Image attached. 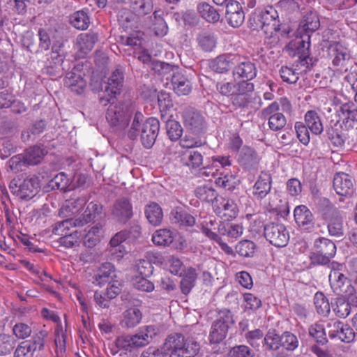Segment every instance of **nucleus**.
I'll return each mask as SVG.
<instances>
[{
	"label": "nucleus",
	"instance_id": "8fccbe9b",
	"mask_svg": "<svg viewBox=\"0 0 357 357\" xmlns=\"http://www.w3.org/2000/svg\"><path fill=\"white\" fill-rule=\"evenodd\" d=\"M151 66L155 72L162 75H167L168 74L173 75L178 70V68L174 66L160 61H153L151 63Z\"/></svg>",
	"mask_w": 357,
	"mask_h": 357
},
{
	"label": "nucleus",
	"instance_id": "7c9ffc66",
	"mask_svg": "<svg viewBox=\"0 0 357 357\" xmlns=\"http://www.w3.org/2000/svg\"><path fill=\"white\" fill-rule=\"evenodd\" d=\"M158 105L162 118L173 117V101L169 93L160 91L158 96Z\"/></svg>",
	"mask_w": 357,
	"mask_h": 357
},
{
	"label": "nucleus",
	"instance_id": "49530a36",
	"mask_svg": "<svg viewBox=\"0 0 357 357\" xmlns=\"http://www.w3.org/2000/svg\"><path fill=\"white\" fill-rule=\"evenodd\" d=\"M166 268L173 275H181L183 271V265L181 259L174 256H169L165 261Z\"/></svg>",
	"mask_w": 357,
	"mask_h": 357
},
{
	"label": "nucleus",
	"instance_id": "c756f323",
	"mask_svg": "<svg viewBox=\"0 0 357 357\" xmlns=\"http://www.w3.org/2000/svg\"><path fill=\"white\" fill-rule=\"evenodd\" d=\"M305 123L312 134L320 135L324 130L321 118L315 111L310 110L306 112Z\"/></svg>",
	"mask_w": 357,
	"mask_h": 357
},
{
	"label": "nucleus",
	"instance_id": "c85d7f7f",
	"mask_svg": "<svg viewBox=\"0 0 357 357\" xmlns=\"http://www.w3.org/2000/svg\"><path fill=\"white\" fill-rule=\"evenodd\" d=\"M112 213L119 221L126 222L132 215V206L128 200L119 199L114 204Z\"/></svg>",
	"mask_w": 357,
	"mask_h": 357
},
{
	"label": "nucleus",
	"instance_id": "052dcab7",
	"mask_svg": "<svg viewBox=\"0 0 357 357\" xmlns=\"http://www.w3.org/2000/svg\"><path fill=\"white\" fill-rule=\"evenodd\" d=\"M147 277L136 275L132 280V284L138 290L151 292L154 289V284L147 280Z\"/></svg>",
	"mask_w": 357,
	"mask_h": 357
},
{
	"label": "nucleus",
	"instance_id": "2f4dec72",
	"mask_svg": "<svg viewBox=\"0 0 357 357\" xmlns=\"http://www.w3.org/2000/svg\"><path fill=\"white\" fill-rule=\"evenodd\" d=\"M197 10L201 17L208 22H218L220 20L218 10L206 2L199 3Z\"/></svg>",
	"mask_w": 357,
	"mask_h": 357
},
{
	"label": "nucleus",
	"instance_id": "58836bf2",
	"mask_svg": "<svg viewBox=\"0 0 357 357\" xmlns=\"http://www.w3.org/2000/svg\"><path fill=\"white\" fill-rule=\"evenodd\" d=\"M230 56L221 55L212 60L210 62V68L219 73H222L227 71L232 66L231 62Z\"/></svg>",
	"mask_w": 357,
	"mask_h": 357
},
{
	"label": "nucleus",
	"instance_id": "7ed1b4c3",
	"mask_svg": "<svg viewBox=\"0 0 357 357\" xmlns=\"http://www.w3.org/2000/svg\"><path fill=\"white\" fill-rule=\"evenodd\" d=\"M157 334L158 328L155 326H144L134 335L119 336L115 341L116 346L119 349L130 352L149 344Z\"/></svg>",
	"mask_w": 357,
	"mask_h": 357
},
{
	"label": "nucleus",
	"instance_id": "09e8293b",
	"mask_svg": "<svg viewBox=\"0 0 357 357\" xmlns=\"http://www.w3.org/2000/svg\"><path fill=\"white\" fill-rule=\"evenodd\" d=\"M328 230L331 236H342L344 235V227L342 218L339 216L331 218L328 225Z\"/></svg>",
	"mask_w": 357,
	"mask_h": 357
},
{
	"label": "nucleus",
	"instance_id": "f3484780",
	"mask_svg": "<svg viewBox=\"0 0 357 357\" xmlns=\"http://www.w3.org/2000/svg\"><path fill=\"white\" fill-rule=\"evenodd\" d=\"M64 85L71 91L80 94L84 92L86 86V82L84 79L82 73L77 68H74L66 75L64 79Z\"/></svg>",
	"mask_w": 357,
	"mask_h": 357
},
{
	"label": "nucleus",
	"instance_id": "a18cd8bd",
	"mask_svg": "<svg viewBox=\"0 0 357 357\" xmlns=\"http://www.w3.org/2000/svg\"><path fill=\"white\" fill-rule=\"evenodd\" d=\"M195 195L203 202H211L216 198L215 190L208 185L197 187L195 190Z\"/></svg>",
	"mask_w": 357,
	"mask_h": 357
},
{
	"label": "nucleus",
	"instance_id": "72a5a7b5",
	"mask_svg": "<svg viewBox=\"0 0 357 357\" xmlns=\"http://www.w3.org/2000/svg\"><path fill=\"white\" fill-rule=\"evenodd\" d=\"M145 215L149 222L154 226L162 222L163 213L161 207L156 203L153 202L146 206Z\"/></svg>",
	"mask_w": 357,
	"mask_h": 357
},
{
	"label": "nucleus",
	"instance_id": "338daca9",
	"mask_svg": "<svg viewBox=\"0 0 357 357\" xmlns=\"http://www.w3.org/2000/svg\"><path fill=\"white\" fill-rule=\"evenodd\" d=\"M333 311L337 317L345 318L351 312L350 303L349 302H346L342 298H339L336 301Z\"/></svg>",
	"mask_w": 357,
	"mask_h": 357
},
{
	"label": "nucleus",
	"instance_id": "6e6552de",
	"mask_svg": "<svg viewBox=\"0 0 357 357\" xmlns=\"http://www.w3.org/2000/svg\"><path fill=\"white\" fill-rule=\"evenodd\" d=\"M234 324L231 312L222 310L219 313L218 318L211 326L209 340L211 343H219L227 336L228 329Z\"/></svg>",
	"mask_w": 357,
	"mask_h": 357
},
{
	"label": "nucleus",
	"instance_id": "ea45409f",
	"mask_svg": "<svg viewBox=\"0 0 357 357\" xmlns=\"http://www.w3.org/2000/svg\"><path fill=\"white\" fill-rule=\"evenodd\" d=\"M314 304L318 314L327 316L331 310L328 300L321 292H317L314 297Z\"/></svg>",
	"mask_w": 357,
	"mask_h": 357
},
{
	"label": "nucleus",
	"instance_id": "4c0bfd02",
	"mask_svg": "<svg viewBox=\"0 0 357 357\" xmlns=\"http://www.w3.org/2000/svg\"><path fill=\"white\" fill-rule=\"evenodd\" d=\"M51 59L53 64L52 65V61H50L49 65L45 68V73L50 76H57L60 73V67L63 62V59L57 50H54V47L51 53Z\"/></svg>",
	"mask_w": 357,
	"mask_h": 357
},
{
	"label": "nucleus",
	"instance_id": "6e6d98bb",
	"mask_svg": "<svg viewBox=\"0 0 357 357\" xmlns=\"http://www.w3.org/2000/svg\"><path fill=\"white\" fill-rule=\"evenodd\" d=\"M286 123V118L282 113H276L268 117V127L273 131L282 130Z\"/></svg>",
	"mask_w": 357,
	"mask_h": 357
},
{
	"label": "nucleus",
	"instance_id": "bb28decb",
	"mask_svg": "<svg viewBox=\"0 0 357 357\" xmlns=\"http://www.w3.org/2000/svg\"><path fill=\"white\" fill-rule=\"evenodd\" d=\"M182 164L193 169L199 168L203 164V156L200 152L188 149L180 153Z\"/></svg>",
	"mask_w": 357,
	"mask_h": 357
},
{
	"label": "nucleus",
	"instance_id": "79ce46f5",
	"mask_svg": "<svg viewBox=\"0 0 357 357\" xmlns=\"http://www.w3.org/2000/svg\"><path fill=\"white\" fill-rule=\"evenodd\" d=\"M267 208L269 211H275L280 214L289 213L287 203L286 202H283L277 194L270 197Z\"/></svg>",
	"mask_w": 357,
	"mask_h": 357
},
{
	"label": "nucleus",
	"instance_id": "680f3d73",
	"mask_svg": "<svg viewBox=\"0 0 357 357\" xmlns=\"http://www.w3.org/2000/svg\"><path fill=\"white\" fill-rule=\"evenodd\" d=\"M199 45L206 52L212 51L216 45V39L208 33L201 34L198 38Z\"/></svg>",
	"mask_w": 357,
	"mask_h": 357
},
{
	"label": "nucleus",
	"instance_id": "393cba45",
	"mask_svg": "<svg viewBox=\"0 0 357 357\" xmlns=\"http://www.w3.org/2000/svg\"><path fill=\"white\" fill-rule=\"evenodd\" d=\"M172 84L178 96L188 95L192 91L190 82L178 70L172 75Z\"/></svg>",
	"mask_w": 357,
	"mask_h": 357
},
{
	"label": "nucleus",
	"instance_id": "0eeeda50",
	"mask_svg": "<svg viewBox=\"0 0 357 357\" xmlns=\"http://www.w3.org/2000/svg\"><path fill=\"white\" fill-rule=\"evenodd\" d=\"M314 251L311 255L314 263L324 265L328 264L336 253V246L330 239L319 238L314 241Z\"/></svg>",
	"mask_w": 357,
	"mask_h": 357
},
{
	"label": "nucleus",
	"instance_id": "a211bd4d",
	"mask_svg": "<svg viewBox=\"0 0 357 357\" xmlns=\"http://www.w3.org/2000/svg\"><path fill=\"white\" fill-rule=\"evenodd\" d=\"M294 216L296 223L302 229L310 230L313 228V215L306 206H297L294 208Z\"/></svg>",
	"mask_w": 357,
	"mask_h": 357
},
{
	"label": "nucleus",
	"instance_id": "412c9836",
	"mask_svg": "<svg viewBox=\"0 0 357 357\" xmlns=\"http://www.w3.org/2000/svg\"><path fill=\"white\" fill-rule=\"evenodd\" d=\"M98 40V36L95 33H82L77 38L76 49L77 56L84 57L92 50Z\"/></svg>",
	"mask_w": 357,
	"mask_h": 357
},
{
	"label": "nucleus",
	"instance_id": "13d9d810",
	"mask_svg": "<svg viewBox=\"0 0 357 357\" xmlns=\"http://www.w3.org/2000/svg\"><path fill=\"white\" fill-rule=\"evenodd\" d=\"M333 51L335 52L333 60V63L335 66H342L344 62L349 59L348 50L340 44H337L335 46Z\"/></svg>",
	"mask_w": 357,
	"mask_h": 357
},
{
	"label": "nucleus",
	"instance_id": "1a4fd4ad",
	"mask_svg": "<svg viewBox=\"0 0 357 357\" xmlns=\"http://www.w3.org/2000/svg\"><path fill=\"white\" fill-rule=\"evenodd\" d=\"M47 335L45 331H41L31 340L20 342L15 350L14 357H33L35 352L43 350Z\"/></svg>",
	"mask_w": 357,
	"mask_h": 357
},
{
	"label": "nucleus",
	"instance_id": "f8f14e48",
	"mask_svg": "<svg viewBox=\"0 0 357 357\" xmlns=\"http://www.w3.org/2000/svg\"><path fill=\"white\" fill-rule=\"evenodd\" d=\"M152 241L158 245L172 244L176 249H182L185 245V241L179 234L166 229L157 230L152 236Z\"/></svg>",
	"mask_w": 357,
	"mask_h": 357
},
{
	"label": "nucleus",
	"instance_id": "39448f33",
	"mask_svg": "<svg viewBox=\"0 0 357 357\" xmlns=\"http://www.w3.org/2000/svg\"><path fill=\"white\" fill-rule=\"evenodd\" d=\"M135 107L131 103H119L109 105L106 115L109 123L116 130L127 127Z\"/></svg>",
	"mask_w": 357,
	"mask_h": 357
},
{
	"label": "nucleus",
	"instance_id": "c03bdc74",
	"mask_svg": "<svg viewBox=\"0 0 357 357\" xmlns=\"http://www.w3.org/2000/svg\"><path fill=\"white\" fill-rule=\"evenodd\" d=\"M255 244L249 240H243L236 245V252L244 257H252L255 252Z\"/></svg>",
	"mask_w": 357,
	"mask_h": 357
},
{
	"label": "nucleus",
	"instance_id": "a878e982",
	"mask_svg": "<svg viewBox=\"0 0 357 357\" xmlns=\"http://www.w3.org/2000/svg\"><path fill=\"white\" fill-rule=\"evenodd\" d=\"M215 213L225 220L235 218L238 214V208L234 201L222 199L219 205H215Z\"/></svg>",
	"mask_w": 357,
	"mask_h": 357
},
{
	"label": "nucleus",
	"instance_id": "4468645a",
	"mask_svg": "<svg viewBox=\"0 0 357 357\" xmlns=\"http://www.w3.org/2000/svg\"><path fill=\"white\" fill-rule=\"evenodd\" d=\"M160 129L159 121L155 118H149L143 123L140 137L146 148H151L154 144Z\"/></svg>",
	"mask_w": 357,
	"mask_h": 357
},
{
	"label": "nucleus",
	"instance_id": "774afa93",
	"mask_svg": "<svg viewBox=\"0 0 357 357\" xmlns=\"http://www.w3.org/2000/svg\"><path fill=\"white\" fill-rule=\"evenodd\" d=\"M254 352L245 345L233 347L228 354V357H254Z\"/></svg>",
	"mask_w": 357,
	"mask_h": 357
},
{
	"label": "nucleus",
	"instance_id": "5701e85b",
	"mask_svg": "<svg viewBox=\"0 0 357 357\" xmlns=\"http://www.w3.org/2000/svg\"><path fill=\"white\" fill-rule=\"evenodd\" d=\"M142 313L137 307H131L126 310L120 320V325L124 328H133L141 322Z\"/></svg>",
	"mask_w": 357,
	"mask_h": 357
},
{
	"label": "nucleus",
	"instance_id": "b1692460",
	"mask_svg": "<svg viewBox=\"0 0 357 357\" xmlns=\"http://www.w3.org/2000/svg\"><path fill=\"white\" fill-rule=\"evenodd\" d=\"M271 177L269 174L261 172L253 186L252 194L258 199L264 198L271 191Z\"/></svg>",
	"mask_w": 357,
	"mask_h": 357
},
{
	"label": "nucleus",
	"instance_id": "9b49d317",
	"mask_svg": "<svg viewBox=\"0 0 357 357\" xmlns=\"http://www.w3.org/2000/svg\"><path fill=\"white\" fill-rule=\"evenodd\" d=\"M264 236L270 243L276 247H284L289 239L286 227L280 223L266 225L264 227Z\"/></svg>",
	"mask_w": 357,
	"mask_h": 357
},
{
	"label": "nucleus",
	"instance_id": "864d4df0",
	"mask_svg": "<svg viewBox=\"0 0 357 357\" xmlns=\"http://www.w3.org/2000/svg\"><path fill=\"white\" fill-rule=\"evenodd\" d=\"M309 333L320 344H324L326 342V328L322 324H315L311 326L309 328Z\"/></svg>",
	"mask_w": 357,
	"mask_h": 357
},
{
	"label": "nucleus",
	"instance_id": "e2e57ef3",
	"mask_svg": "<svg viewBox=\"0 0 357 357\" xmlns=\"http://www.w3.org/2000/svg\"><path fill=\"white\" fill-rule=\"evenodd\" d=\"M296 69H293L287 66H283L280 70V74L282 79L289 84H294L298 79V74Z\"/></svg>",
	"mask_w": 357,
	"mask_h": 357
},
{
	"label": "nucleus",
	"instance_id": "f704fd0d",
	"mask_svg": "<svg viewBox=\"0 0 357 357\" xmlns=\"http://www.w3.org/2000/svg\"><path fill=\"white\" fill-rule=\"evenodd\" d=\"M172 220L181 226H192L195 223V218L182 208H176L171 213Z\"/></svg>",
	"mask_w": 357,
	"mask_h": 357
},
{
	"label": "nucleus",
	"instance_id": "4d7b16f0",
	"mask_svg": "<svg viewBox=\"0 0 357 357\" xmlns=\"http://www.w3.org/2000/svg\"><path fill=\"white\" fill-rule=\"evenodd\" d=\"M298 346V340L296 335L285 332L281 335L280 347H284L287 350L293 351Z\"/></svg>",
	"mask_w": 357,
	"mask_h": 357
},
{
	"label": "nucleus",
	"instance_id": "c9c22d12",
	"mask_svg": "<svg viewBox=\"0 0 357 357\" xmlns=\"http://www.w3.org/2000/svg\"><path fill=\"white\" fill-rule=\"evenodd\" d=\"M234 75L242 79L249 80L256 76V69L251 62H242L235 68Z\"/></svg>",
	"mask_w": 357,
	"mask_h": 357
},
{
	"label": "nucleus",
	"instance_id": "f03ea898",
	"mask_svg": "<svg viewBox=\"0 0 357 357\" xmlns=\"http://www.w3.org/2000/svg\"><path fill=\"white\" fill-rule=\"evenodd\" d=\"M312 31L309 29V24H299L295 32L296 40L289 43L287 50H291L294 56H298L296 67L304 66L306 69L312 66V59L309 57L310 38Z\"/></svg>",
	"mask_w": 357,
	"mask_h": 357
},
{
	"label": "nucleus",
	"instance_id": "e433bc0d",
	"mask_svg": "<svg viewBox=\"0 0 357 357\" xmlns=\"http://www.w3.org/2000/svg\"><path fill=\"white\" fill-rule=\"evenodd\" d=\"M102 236V227L96 225L92 227L84 236V244L89 248H93L97 245Z\"/></svg>",
	"mask_w": 357,
	"mask_h": 357
},
{
	"label": "nucleus",
	"instance_id": "de8ad7c7",
	"mask_svg": "<svg viewBox=\"0 0 357 357\" xmlns=\"http://www.w3.org/2000/svg\"><path fill=\"white\" fill-rule=\"evenodd\" d=\"M197 279L196 271L193 268H190L181 282V288L183 294H188L194 287Z\"/></svg>",
	"mask_w": 357,
	"mask_h": 357
},
{
	"label": "nucleus",
	"instance_id": "603ef678",
	"mask_svg": "<svg viewBox=\"0 0 357 357\" xmlns=\"http://www.w3.org/2000/svg\"><path fill=\"white\" fill-rule=\"evenodd\" d=\"M70 179L63 172L57 174L50 181V185L52 188L61 190L70 189Z\"/></svg>",
	"mask_w": 357,
	"mask_h": 357
},
{
	"label": "nucleus",
	"instance_id": "3c124183",
	"mask_svg": "<svg viewBox=\"0 0 357 357\" xmlns=\"http://www.w3.org/2000/svg\"><path fill=\"white\" fill-rule=\"evenodd\" d=\"M144 116L141 112H136L131 123V126L128 130V137L132 139H136L141 133Z\"/></svg>",
	"mask_w": 357,
	"mask_h": 357
},
{
	"label": "nucleus",
	"instance_id": "bf43d9fd",
	"mask_svg": "<svg viewBox=\"0 0 357 357\" xmlns=\"http://www.w3.org/2000/svg\"><path fill=\"white\" fill-rule=\"evenodd\" d=\"M243 298L245 310H256L261 305V300L251 293H244Z\"/></svg>",
	"mask_w": 357,
	"mask_h": 357
},
{
	"label": "nucleus",
	"instance_id": "6ab92c4d",
	"mask_svg": "<svg viewBox=\"0 0 357 357\" xmlns=\"http://www.w3.org/2000/svg\"><path fill=\"white\" fill-rule=\"evenodd\" d=\"M86 198L79 197L65 201L59 210V215L63 218H68L78 213L86 205Z\"/></svg>",
	"mask_w": 357,
	"mask_h": 357
},
{
	"label": "nucleus",
	"instance_id": "0e129e2a",
	"mask_svg": "<svg viewBox=\"0 0 357 357\" xmlns=\"http://www.w3.org/2000/svg\"><path fill=\"white\" fill-rule=\"evenodd\" d=\"M215 182L218 186L227 190L234 188L237 184L236 177L231 174H227L223 176L218 177L215 179Z\"/></svg>",
	"mask_w": 357,
	"mask_h": 357
},
{
	"label": "nucleus",
	"instance_id": "473e14b6",
	"mask_svg": "<svg viewBox=\"0 0 357 357\" xmlns=\"http://www.w3.org/2000/svg\"><path fill=\"white\" fill-rule=\"evenodd\" d=\"M47 153V151L41 146H35L30 147L26 149L24 160V162L28 165H37L43 160L44 155Z\"/></svg>",
	"mask_w": 357,
	"mask_h": 357
},
{
	"label": "nucleus",
	"instance_id": "aec40b11",
	"mask_svg": "<svg viewBox=\"0 0 357 357\" xmlns=\"http://www.w3.org/2000/svg\"><path fill=\"white\" fill-rule=\"evenodd\" d=\"M339 121L347 127H352L357 122V107L352 102L342 104L337 111Z\"/></svg>",
	"mask_w": 357,
	"mask_h": 357
},
{
	"label": "nucleus",
	"instance_id": "a19ab883",
	"mask_svg": "<svg viewBox=\"0 0 357 357\" xmlns=\"http://www.w3.org/2000/svg\"><path fill=\"white\" fill-rule=\"evenodd\" d=\"M16 340L10 335L0 334V356L10 354L16 345Z\"/></svg>",
	"mask_w": 357,
	"mask_h": 357
},
{
	"label": "nucleus",
	"instance_id": "f257e3e1",
	"mask_svg": "<svg viewBox=\"0 0 357 357\" xmlns=\"http://www.w3.org/2000/svg\"><path fill=\"white\" fill-rule=\"evenodd\" d=\"M102 206L94 202L88 204L82 217L76 219L68 218L57 222L53 228V232L59 236L60 243L66 248H72L78 245L82 238L81 231L75 230L70 234L68 231L73 227H81L90 222L102 213Z\"/></svg>",
	"mask_w": 357,
	"mask_h": 357
},
{
	"label": "nucleus",
	"instance_id": "4be33fe9",
	"mask_svg": "<svg viewBox=\"0 0 357 357\" xmlns=\"http://www.w3.org/2000/svg\"><path fill=\"white\" fill-rule=\"evenodd\" d=\"M183 119L185 127L192 132H197L202 129L204 118L193 108H186L183 113Z\"/></svg>",
	"mask_w": 357,
	"mask_h": 357
},
{
	"label": "nucleus",
	"instance_id": "ddd939ff",
	"mask_svg": "<svg viewBox=\"0 0 357 357\" xmlns=\"http://www.w3.org/2000/svg\"><path fill=\"white\" fill-rule=\"evenodd\" d=\"M123 77L119 70H114L108 79L105 89V96L100 98L103 105H107L117 94H119L123 86Z\"/></svg>",
	"mask_w": 357,
	"mask_h": 357
},
{
	"label": "nucleus",
	"instance_id": "20e7f679",
	"mask_svg": "<svg viewBox=\"0 0 357 357\" xmlns=\"http://www.w3.org/2000/svg\"><path fill=\"white\" fill-rule=\"evenodd\" d=\"M199 349L197 342L180 333H174L166 338L162 349L169 351V357H195Z\"/></svg>",
	"mask_w": 357,
	"mask_h": 357
},
{
	"label": "nucleus",
	"instance_id": "423d86ee",
	"mask_svg": "<svg viewBox=\"0 0 357 357\" xmlns=\"http://www.w3.org/2000/svg\"><path fill=\"white\" fill-rule=\"evenodd\" d=\"M344 266L342 264L332 262L329 274L330 285L333 291L337 295L347 296L350 294V282L344 275Z\"/></svg>",
	"mask_w": 357,
	"mask_h": 357
},
{
	"label": "nucleus",
	"instance_id": "37998d69",
	"mask_svg": "<svg viewBox=\"0 0 357 357\" xmlns=\"http://www.w3.org/2000/svg\"><path fill=\"white\" fill-rule=\"evenodd\" d=\"M166 127L167 135L171 140L176 141L181 137L183 129L178 121L167 117Z\"/></svg>",
	"mask_w": 357,
	"mask_h": 357
},
{
	"label": "nucleus",
	"instance_id": "69168bd1",
	"mask_svg": "<svg viewBox=\"0 0 357 357\" xmlns=\"http://www.w3.org/2000/svg\"><path fill=\"white\" fill-rule=\"evenodd\" d=\"M13 333L17 338L24 340L31 335L32 330L26 324L17 323L13 327Z\"/></svg>",
	"mask_w": 357,
	"mask_h": 357
},
{
	"label": "nucleus",
	"instance_id": "9d476101",
	"mask_svg": "<svg viewBox=\"0 0 357 357\" xmlns=\"http://www.w3.org/2000/svg\"><path fill=\"white\" fill-rule=\"evenodd\" d=\"M39 188L38 180L34 177H27L20 182L13 180L10 184L11 192L22 199H31L38 193Z\"/></svg>",
	"mask_w": 357,
	"mask_h": 357
},
{
	"label": "nucleus",
	"instance_id": "cd10ccee",
	"mask_svg": "<svg viewBox=\"0 0 357 357\" xmlns=\"http://www.w3.org/2000/svg\"><path fill=\"white\" fill-rule=\"evenodd\" d=\"M114 278H116L114 266L111 263H105L98 269L95 275V282L97 285L102 286L113 281Z\"/></svg>",
	"mask_w": 357,
	"mask_h": 357
},
{
	"label": "nucleus",
	"instance_id": "5fc2aeb1",
	"mask_svg": "<svg viewBox=\"0 0 357 357\" xmlns=\"http://www.w3.org/2000/svg\"><path fill=\"white\" fill-rule=\"evenodd\" d=\"M255 160V154L252 149L244 146L239 151L238 156V162L245 166L251 165Z\"/></svg>",
	"mask_w": 357,
	"mask_h": 357
},
{
	"label": "nucleus",
	"instance_id": "2eb2a0df",
	"mask_svg": "<svg viewBox=\"0 0 357 357\" xmlns=\"http://www.w3.org/2000/svg\"><path fill=\"white\" fill-rule=\"evenodd\" d=\"M143 33L137 32L128 37L126 44L133 47L134 54L144 63H151V56L145 47L144 40L142 38Z\"/></svg>",
	"mask_w": 357,
	"mask_h": 357
},
{
	"label": "nucleus",
	"instance_id": "dca6fc26",
	"mask_svg": "<svg viewBox=\"0 0 357 357\" xmlns=\"http://www.w3.org/2000/svg\"><path fill=\"white\" fill-rule=\"evenodd\" d=\"M333 188L340 196L349 197L354 193V184L350 176L344 173H337L333 178Z\"/></svg>",
	"mask_w": 357,
	"mask_h": 357
}]
</instances>
